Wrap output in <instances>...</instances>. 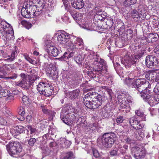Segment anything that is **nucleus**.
Returning a JSON list of instances; mask_svg holds the SVG:
<instances>
[{
    "mask_svg": "<svg viewBox=\"0 0 159 159\" xmlns=\"http://www.w3.org/2000/svg\"><path fill=\"white\" fill-rule=\"evenodd\" d=\"M83 93L84 105L88 108L95 109L102 105L106 99L104 96L99 94L95 92L90 91L88 89H84Z\"/></svg>",
    "mask_w": 159,
    "mask_h": 159,
    "instance_id": "nucleus-1",
    "label": "nucleus"
},
{
    "mask_svg": "<svg viewBox=\"0 0 159 159\" xmlns=\"http://www.w3.org/2000/svg\"><path fill=\"white\" fill-rule=\"evenodd\" d=\"M6 148L9 154L16 157H22L25 154L21 144L17 142H10L6 145Z\"/></svg>",
    "mask_w": 159,
    "mask_h": 159,
    "instance_id": "nucleus-2",
    "label": "nucleus"
},
{
    "mask_svg": "<svg viewBox=\"0 0 159 159\" xmlns=\"http://www.w3.org/2000/svg\"><path fill=\"white\" fill-rule=\"evenodd\" d=\"M0 30V36L4 40L8 41L14 37V32L12 27L5 21L2 22Z\"/></svg>",
    "mask_w": 159,
    "mask_h": 159,
    "instance_id": "nucleus-3",
    "label": "nucleus"
},
{
    "mask_svg": "<svg viewBox=\"0 0 159 159\" xmlns=\"http://www.w3.org/2000/svg\"><path fill=\"white\" fill-rule=\"evenodd\" d=\"M72 107L67 106L64 107L61 113L60 118L61 120L67 125H70L69 122L74 120L77 114L72 111Z\"/></svg>",
    "mask_w": 159,
    "mask_h": 159,
    "instance_id": "nucleus-4",
    "label": "nucleus"
},
{
    "mask_svg": "<svg viewBox=\"0 0 159 159\" xmlns=\"http://www.w3.org/2000/svg\"><path fill=\"white\" fill-rule=\"evenodd\" d=\"M91 67L92 68L93 71L95 72H102L104 73H106L107 72V66L106 61L101 58H97V60H95Z\"/></svg>",
    "mask_w": 159,
    "mask_h": 159,
    "instance_id": "nucleus-5",
    "label": "nucleus"
},
{
    "mask_svg": "<svg viewBox=\"0 0 159 159\" xmlns=\"http://www.w3.org/2000/svg\"><path fill=\"white\" fill-rule=\"evenodd\" d=\"M116 138V135L114 133H107L104 134L102 138L103 145L106 148L111 147Z\"/></svg>",
    "mask_w": 159,
    "mask_h": 159,
    "instance_id": "nucleus-6",
    "label": "nucleus"
},
{
    "mask_svg": "<svg viewBox=\"0 0 159 159\" xmlns=\"http://www.w3.org/2000/svg\"><path fill=\"white\" fill-rule=\"evenodd\" d=\"M30 73L31 77L29 79V82L27 81L25 79H23L20 82H17L16 84V85L25 89H28L29 86H30V85L29 86L28 83L30 84L32 83L36 79L39 78V77L37 76V73L35 72L34 70H31Z\"/></svg>",
    "mask_w": 159,
    "mask_h": 159,
    "instance_id": "nucleus-7",
    "label": "nucleus"
},
{
    "mask_svg": "<svg viewBox=\"0 0 159 159\" xmlns=\"http://www.w3.org/2000/svg\"><path fill=\"white\" fill-rule=\"evenodd\" d=\"M132 154L136 159H142L146 155L145 149L141 146H136L132 148Z\"/></svg>",
    "mask_w": 159,
    "mask_h": 159,
    "instance_id": "nucleus-8",
    "label": "nucleus"
},
{
    "mask_svg": "<svg viewBox=\"0 0 159 159\" xmlns=\"http://www.w3.org/2000/svg\"><path fill=\"white\" fill-rule=\"evenodd\" d=\"M151 85L145 79H138L134 82V87L138 90L144 88H150Z\"/></svg>",
    "mask_w": 159,
    "mask_h": 159,
    "instance_id": "nucleus-9",
    "label": "nucleus"
},
{
    "mask_svg": "<svg viewBox=\"0 0 159 159\" xmlns=\"http://www.w3.org/2000/svg\"><path fill=\"white\" fill-rule=\"evenodd\" d=\"M45 5L37 7L34 5H31L30 2V7H28V9L31 11V16H39L42 13V11L43 9L45 7Z\"/></svg>",
    "mask_w": 159,
    "mask_h": 159,
    "instance_id": "nucleus-10",
    "label": "nucleus"
},
{
    "mask_svg": "<svg viewBox=\"0 0 159 159\" xmlns=\"http://www.w3.org/2000/svg\"><path fill=\"white\" fill-rule=\"evenodd\" d=\"M70 0H62V1L65 7V8L67 10V11L69 12L70 15L72 16L74 19L79 20V16L81 15L80 14L77 13L75 11L74 9H73L70 7L69 4Z\"/></svg>",
    "mask_w": 159,
    "mask_h": 159,
    "instance_id": "nucleus-11",
    "label": "nucleus"
},
{
    "mask_svg": "<svg viewBox=\"0 0 159 159\" xmlns=\"http://www.w3.org/2000/svg\"><path fill=\"white\" fill-rule=\"evenodd\" d=\"M30 7V2L27 1L24 2L21 12V14L23 17L29 18L31 16V11L28 8Z\"/></svg>",
    "mask_w": 159,
    "mask_h": 159,
    "instance_id": "nucleus-12",
    "label": "nucleus"
},
{
    "mask_svg": "<svg viewBox=\"0 0 159 159\" xmlns=\"http://www.w3.org/2000/svg\"><path fill=\"white\" fill-rule=\"evenodd\" d=\"M127 97H128V93H121L117 96L118 102L121 108H125L126 107L127 102L126 99Z\"/></svg>",
    "mask_w": 159,
    "mask_h": 159,
    "instance_id": "nucleus-13",
    "label": "nucleus"
},
{
    "mask_svg": "<svg viewBox=\"0 0 159 159\" xmlns=\"http://www.w3.org/2000/svg\"><path fill=\"white\" fill-rule=\"evenodd\" d=\"M158 64V61L156 57L152 55H149L146 57V64L148 67L152 68V66H157Z\"/></svg>",
    "mask_w": 159,
    "mask_h": 159,
    "instance_id": "nucleus-14",
    "label": "nucleus"
},
{
    "mask_svg": "<svg viewBox=\"0 0 159 159\" xmlns=\"http://www.w3.org/2000/svg\"><path fill=\"white\" fill-rule=\"evenodd\" d=\"M146 89H142L140 90V89H138V91L141 97L145 101H149L151 97L152 93L150 90Z\"/></svg>",
    "mask_w": 159,
    "mask_h": 159,
    "instance_id": "nucleus-15",
    "label": "nucleus"
},
{
    "mask_svg": "<svg viewBox=\"0 0 159 159\" xmlns=\"http://www.w3.org/2000/svg\"><path fill=\"white\" fill-rule=\"evenodd\" d=\"M46 72L48 75L53 79H56L58 78L57 71L55 67L52 68L49 66L46 69Z\"/></svg>",
    "mask_w": 159,
    "mask_h": 159,
    "instance_id": "nucleus-16",
    "label": "nucleus"
},
{
    "mask_svg": "<svg viewBox=\"0 0 159 159\" xmlns=\"http://www.w3.org/2000/svg\"><path fill=\"white\" fill-rule=\"evenodd\" d=\"M71 4L73 7L79 9L84 7V3L83 0H71Z\"/></svg>",
    "mask_w": 159,
    "mask_h": 159,
    "instance_id": "nucleus-17",
    "label": "nucleus"
},
{
    "mask_svg": "<svg viewBox=\"0 0 159 159\" xmlns=\"http://www.w3.org/2000/svg\"><path fill=\"white\" fill-rule=\"evenodd\" d=\"M133 57H128L124 59V61H122L126 68H129L132 65L135 64L136 61L133 60Z\"/></svg>",
    "mask_w": 159,
    "mask_h": 159,
    "instance_id": "nucleus-18",
    "label": "nucleus"
},
{
    "mask_svg": "<svg viewBox=\"0 0 159 159\" xmlns=\"http://www.w3.org/2000/svg\"><path fill=\"white\" fill-rule=\"evenodd\" d=\"M67 54V52H65L62 55V52L59 51L55 47V49L52 52V53H51L50 56H53L54 57H58V59L62 60L63 58L66 57V55Z\"/></svg>",
    "mask_w": 159,
    "mask_h": 159,
    "instance_id": "nucleus-19",
    "label": "nucleus"
},
{
    "mask_svg": "<svg viewBox=\"0 0 159 159\" xmlns=\"http://www.w3.org/2000/svg\"><path fill=\"white\" fill-rule=\"evenodd\" d=\"M57 39L58 42L62 44H65L69 40L68 35L64 33H61L59 35Z\"/></svg>",
    "mask_w": 159,
    "mask_h": 159,
    "instance_id": "nucleus-20",
    "label": "nucleus"
},
{
    "mask_svg": "<svg viewBox=\"0 0 159 159\" xmlns=\"http://www.w3.org/2000/svg\"><path fill=\"white\" fill-rule=\"evenodd\" d=\"M54 89L53 87L48 84L47 87L44 89L43 93H41L42 94L46 96H49L51 95L54 94H53Z\"/></svg>",
    "mask_w": 159,
    "mask_h": 159,
    "instance_id": "nucleus-21",
    "label": "nucleus"
},
{
    "mask_svg": "<svg viewBox=\"0 0 159 159\" xmlns=\"http://www.w3.org/2000/svg\"><path fill=\"white\" fill-rule=\"evenodd\" d=\"M24 130L22 126H17L11 129V132L14 135H17L23 132Z\"/></svg>",
    "mask_w": 159,
    "mask_h": 159,
    "instance_id": "nucleus-22",
    "label": "nucleus"
},
{
    "mask_svg": "<svg viewBox=\"0 0 159 159\" xmlns=\"http://www.w3.org/2000/svg\"><path fill=\"white\" fill-rule=\"evenodd\" d=\"M80 93L79 89H76L69 92L68 94L69 97L71 99H75L77 98Z\"/></svg>",
    "mask_w": 159,
    "mask_h": 159,
    "instance_id": "nucleus-23",
    "label": "nucleus"
},
{
    "mask_svg": "<svg viewBox=\"0 0 159 159\" xmlns=\"http://www.w3.org/2000/svg\"><path fill=\"white\" fill-rule=\"evenodd\" d=\"M157 73L152 70L147 72L145 75V77L147 79L152 81L155 80Z\"/></svg>",
    "mask_w": 159,
    "mask_h": 159,
    "instance_id": "nucleus-24",
    "label": "nucleus"
},
{
    "mask_svg": "<svg viewBox=\"0 0 159 159\" xmlns=\"http://www.w3.org/2000/svg\"><path fill=\"white\" fill-rule=\"evenodd\" d=\"M151 106H153L159 103V96L155 95L151 97L148 101Z\"/></svg>",
    "mask_w": 159,
    "mask_h": 159,
    "instance_id": "nucleus-25",
    "label": "nucleus"
},
{
    "mask_svg": "<svg viewBox=\"0 0 159 159\" xmlns=\"http://www.w3.org/2000/svg\"><path fill=\"white\" fill-rule=\"evenodd\" d=\"M134 80L133 79L130 78L129 77L126 78L124 81V83L129 87L134 88Z\"/></svg>",
    "mask_w": 159,
    "mask_h": 159,
    "instance_id": "nucleus-26",
    "label": "nucleus"
},
{
    "mask_svg": "<svg viewBox=\"0 0 159 159\" xmlns=\"http://www.w3.org/2000/svg\"><path fill=\"white\" fill-rule=\"evenodd\" d=\"M48 85V84L43 82H41L37 85V90L40 94H42L41 93H43L44 89L47 87Z\"/></svg>",
    "mask_w": 159,
    "mask_h": 159,
    "instance_id": "nucleus-27",
    "label": "nucleus"
},
{
    "mask_svg": "<svg viewBox=\"0 0 159 159\" xmlns=\"http://www.w3.org/2000/svg\"><path fill=\"white\" fill-rule=\"evenodd\" d=\"M16 46H15V50L12 52L11 56L9 55V58H7L6 60L10 62L14 60L16 57L17 54V51L16 49Z\"/></svg>",
    "mask_w": 159,
    "mask_h": 159,
    "instance_id": "nucleus-28",
    "label": "nucleus"
},
{
    "mask_svg": "<svg viewBox=\"0 0 159 159\" xmlns=\"http://www.w3.org/2000/svg\"><path fill=\"white\" fill-rule=\"evenodd\" d=\"M31 2H30L32 4V3H37V5L35 6H37V7H40L41 5L42 6L46 5V2L44 0H31Z\"/></svg>",
    "mask_w": 159,
    "mask_h": 159,
    "instance_id": "nucleus-29",
    "label": "nucleus"
},
{
    "mask_svg": "<svg viewBox=\"0 0 159 159\" xmlns=\"http://www.w3.org/2000/svg\"><path fill=\"white\" fill-rule=\"evenodd\" d=\"M55 46L51 45L50 44H48L46 47V51L48 52V54L50 55L55 49Z\"/></svg>",
    "mask_w": 159,
    "mask_h": 159,
    "instance_id": "nucleus-30",
    "label": "nucleus"
},
{
    "mask_svg": "<svg viewBox=\"0 0 159 159\" xmlns=\"http://www.w3.org/2000/svg\"><path fill=\"white\" fill-rule=\"evenodd\" d=\"M61 144H62V147L64 148H68L71 145V142L68 140H65V139H63L61 140Z\"/></svg>",
    "mask_w": 159,
    "mask_h": 159,
    "instance_id": "nucleus-31",
    "label": "nucleus"
},
{
    "mask_svg": "<svg viewBox=\"0 0 159 159\" xmlns=\"http://www.w3.org/2000/svg\"><path fill=\"white\" fill-rule=\"evenodd\" d=\"M74 157V155L73 152H69L66 153L64 156L61 159H72Z\"/></svg>",
    "mask_w": 159,
    "mask_h": 159,
    "instance_id": "nucleus-32",
    "label": "nucleus"
},
{
    "mask_svg": "<svg viewBox=\"0 0 159 159\" xmlns=\"http://www.w3.org/2000/svg\"><path fill=\"white\" fill-rule=\"evenodd\" d=\"M129 122L131 125L134 129V127L137 125L138 121L136 120L134 117H132L129 119Z\"/></svg>",
    "mask_w": 159,
    "mask_h": 159,
    "instance_id": "nucleus-33",
    "label": "nucleus"
},
{
    "mask_svg": "<svg viewBox=\"0 0 159 159\" xmlns=\"http://www.w3.org/2000/svg\"><path fill=\"white\" fill-rule=\"evenodd\" d=\"M144 133L143 132L139 131L135 134V137L138 140H142L144 137Z\"/></svg>",
    "mask_w": 159,
    "mask_h": 159,
    "instance_id": "nucleus-34",
    "label": "nucleus"
},
{
    "mask_svg": "<svg viewBox=\"0 0 159 159\" xmlns=\"http://www.w3.org/2000/svg\"><path fill=\"white\" fill-rule=\"evenodd\" d=\"M75 43L76 46H78L79 48H81L83 45V42L82 39L80 38H77L75 41Z\"/></svg>",
    "mask_w": 159,
    "mask_h": 159,
    "instance_id": "nucleus-35",
    "label": "nucleus"
},
{
    "mask_svg": "<svg viewBox=\"0 0 159 159\" xmlns=\"http://www.w3.org/2000/svg\"><path fill=\"white\" fill-rule=\"evenodd\" d=\"M135 114L138 116L142 117V120L143 121L145 120V117L143 112L140 110H139L135 111Z\"/></svg>",
    "mask_w": 159,
    "mask_h": 159,
    "instance_id": "nucleus-36",
    "label": "nucleus"
},
{
    "mask_svg": "<svg viewBox=\"0 0 159 159\" xmlns=\"http://www.w3.org/2000/svg\"><path fill=\"white\" fill-rule=\"evenodd\" d=\"M24 57L25 58V59L28 61L30 63L33 64V65H36L38 64V62L37 61L34 60L33 59H32L31 58H30L29 56H26V55H24Z\"/></svg>",
    "mask_w": 159,
    "mask_h": 159,
    "instance_id": "nucleus-37",
    "label": "nucleus"
},
{
    "mask_svg": "<svg viewBox=\"0 0 159 159\" xmlns=\"http://www.w3.org/2000/svg\"><path fill=\"white\" fill-rule=\"evenodd\" d=\"M131 14L133 18H138L140 17L139 13L136 10H134L132 11Z\"/></svg>",
    "mask_w": 159,
    "mask_h": 159,
    "instance_id": "nucleus-38",
    "label": "nucleus"
},
{
    "mask_svg": "<svg viewBox=\"0 0 159 159\" xmlns=\"http://www.w3.org/2000/svg\"><path fill=\"white\" fill-rule=\"evenodd\" d=\"M126 98V102H127L126 107H129L132 104V99L131 96L129 94L128 97H127Z\"/></svg>",
    "mask_w": 159,
    "mask_h": 159,
    "instance_id": "nucleus-39",
    "label": "nucleus"
},
{
    "mask_svg": "<svg viewBox=\"0 0 159 159\" xmlns=\"http://www.w3.org/2000/svg\"><path fill=\"white\" fill-rule=\"evenodd\" d=\"M83 60V58L82 57V56L80 55H78L75 57V61L76 62V63L79 64H82Z\"/></svg>",
    "mask_w": 159,
    "mask_h": 159,
    "instance_id": "nucleus-40",
    "label": "nucleus"
},
{
    "mask_svg": "<svg viewBox=\"0 0 159 159\" xmlns=\"http://www.w3.org/2000/svg\"><path fill=\"white\" fill-rule=\"evenodd\" d=\"M37 139H35L33 138H30L28 140V144L30 146H33L34 144L36 143Z\"/></svg>",
    "mask_w": 159,
    "mask_h": 159,
    "instance_id": "nucleus-41",
    "label": "nucleus"
},
{
    "mask_svg": "<svg viewBox=\"0 0 159 159\" xmlns=\"http://www.w3.org/2000/svg\"><path fill=\"white\" fill-rule=\"evenodd\" d=\"M7 73L5 70H4L1 67H0V78L6 79Z\"/></svg>",
    "mask_w": 159,
    "mask_h": 159,
    "instance_id": "nucleus-42",
    "label": "nucleus"
},
{
    "mask_svg": "<svg viewBox=\"0 0 159 159\" xmlns=\"http://www.w3.org/2000/svg\"><path fill=\"white\" fill-rule=\"evenodd\" d=\"M144 51H141V52H139L138 53V54L137 55H135L134 56V57H133V56L132 57H133V60H134V58H135V59L136 60H137V59H138L140 58V57H142L143 56L144 54Z\"/></svg>",
    "mask_w": 159,
    "mask_h": 159,
    "instance_id": "nucleus-43",
    "label": "nucleus"
},
{
    "mask_svg": "<svg viewBox=\"0 0 159 159\" xmlns=\"http://www.w3.org/2000/svg\"><path fill=\"white\" fill-rule=\"evenodd\" d=\"M22 99V101L25 105H27L30 102V100L26 96L24 95L23 96Z\"/></svg>",
    "mask_w": 159,
    "mask_h": 159,
    "instance_id": "nucleus-44",
    "label": "nucleus"
},
{
    "mask_svg": "<svg viewBox=\"0 0 159 159\" xmlns=\"http://www.w3.org/2000/svg\"><path fill=\"white\" fill-rule=\"evenodd\" d=\"M106 24L109 27H111L113 25L114 22L113 19L111 18H109L107 19V20L106 21Z\"/></svg>",
    "mask_w": 159,
    "mask_h": 159,
    "instance_id": "nucleus-45",
    "label": "nucleus"
},
{
    "mask_svg": "<svg viewBox=\"0 0 159 159\" xmlns=\"http://www.w3.org/2000/svg\"><path fill=\"white\" fill-rule=\"evenodd\" d=\"M8 96L5 98V100L6 101H8V102H10L12 101L14 99V96L12 94L9 93L8 94Z\"/></svg>",
    "mask_w": 159,
    "mask_h": 159,
    "instance_id": "nucleus-46",
    "label": "nucleus"
},
{
    "mask_svg": "<svg viewBox=\"0 0 159 159\" xmlns=\"http://www.w3.org/2000/svg\"><path fill=\"white\" fill-rule=\"evenodd\" d=\"M18 113L21 116H24L25 112V109L22 107H20L18 109Z\"/></svg>",
    "mask_w": 159,
    "mask_h": 159,
    "instance_id": "nucleus-47",
    "label": "nucleus"
},
{
    "mask_svg": "<svg viewBox=\"0 0 159 159\" xmlns=\"http://www.w3.org/2000/svg\"><path fill=\"white\" fill-rule=\"evenodd\" d=\"M98 125L97 123H93L90 126V128L92 130L95 129L98 130Z\"/></svg>",
    "mask_w": 159,
    "mask_h": 159,
    "instance_id": "nucleus-48",
    "label": "nucleus"
},
{
    "mask_svg": "<svg viewBox=\"0 0 159 159\" xmlns=\"http://www.w3.org/2000/svg\"><path fill=\"white\" fill-rule=\"evenodd\" d=\"M93 156L96 158H97L99 156V153L98 151L95 148L93 149Z\"/></svg>",
    "mask_w": 159,
    "mask_h": 159,
    "instance_id": "nucleus-49",
    "label": "nucleus"
},
{
    "mask_svg": "<svg viewBox=\"0 0 159 159\" xmlns=\"http://www.w3.org/2000/svg\"><path fill=\"white\" fill-rule=\"evenodd\" d=\"M2 97H6L8 95L9 92L7 90H2L0 91Z\"/></svg>",
    "mask_w": 159,
    "mask_h": 159,
    "instance_id": "nucleus-50",
    "label": "nucleus"
},
{
    "mask_svg": "<svg viewBox=\"0 0 159 159\" xmlns=\"http://www.w3.org/2000/svg\"><path fill=\"white\" fill-rule=\"evenodd\" d=\"M153 91L156 94L159 95V83H157L153 89Z\"/></svg>",
    "mask_w": 159,
    "mask_h": 159,
    "instance_id": "nucleus-51",
    "label": "nucleus"
},
{
    "mask_svg": "<svg viewBox=\"0 0 159 159\" xmlns=\"http://www.w3.org/2000/svg\"><path fill=\"white\" fill-rule=\"evenodd\" d=\"M144 126L142 124L140 121H138V123H137V125L134 127V129H141Z\"/></svg>",
    "mask_w": 159,
    "mask_h": 159,
    "instance_id": "nucleus-52",
    "label": "nucleus"
},
{
    "mask_svg": "<svg viewBox=\"0 0 159 159\" xmlns=\"http://www.w3.org/2000/svg\"><path fill=\"white\" fill-rule=\"evenodd\" d=\"M102 114L103 115H105L109 111V110L107 106H105L102 109Z\"/></svg>",
    "mask_w": 159,
    "mask_h": 159,
    "instance_id": "nucleus-53",
    "label": "nucleus"
},
{
    "mask_svg": "<svg viewBox=\"0 0 159 159\" xmlns=\"http://www.w3.org/2000/svg\"><path fill=\"white\" fill-rule=\"evenodd\" d=\"M123 121V117L122 116H118L116 119V121L119 124L122 123Z\"/></svg>",
    "mask_w": 159,
    "mask_h": 159,
    "instance_id": "nucleus-54",
    "label": "nucleus"
},
{
    "mask_svg": "<svg viewBox=\"0 0 159 159\" xmlns=\"http://www.w3.org/2000/svg\"><path fill=\"white\" fill-rule=\"evenodd\" d=\"M123 5L125 7H129L131 5L129 0H125L123 3Z\"/></svg>",
    "mask_w": 159,
    "mask_h": 159,
    "instance_id": "nucleus-55",
    "label": "nucleus"
},
{
    "mask_svg": "<svg viewBox=\"0 0 159 159\" xmlns=\"http://www.w3.org/2000/svg\"><path fill=\"white\" fill-rule=\"evenodd\" d=\"M0 7L2 9L6 10L8 9L9 7L7 3H2V2H0Z\"/></svg>",
    "mask_w": 159,
    "mask_h": 159,
    "instance_id": "nucleus-56",
    "label": "nucleus"
},
{
    "mask_svg": "<svg viewBox=\"0 0 159 159\" xmlns=\"http://www.w3.org/2000/svg\"><path fill=\"white\" fill-rule=\"evenodd\" d=\"M17 75L16 74L14 73L12 74L11 75L7 77L6 79H11L12 80H15L17 77Z\"/></svg>",
    "mask_w": 159,
    "mask_h": 159,
    "instance_id": "nucleus-57",
    "label": "nucleus"
},
{
    "mask_svg": "<svg viewBox=\"0 0 159 159\" xmlns=\"http://www.w3.org/2000/svg\"><path fill=\"white\" fill-rule=\"evenodd\" d=\"M125 141L126 143L128 144H131L133 142V140L129 137L126 138L125 139Z\"/></svg>",
    "mask_w": 159,
    "mask_h": 159,
    "instance_id": "nucleus-58",
    "label": "nucleus"
},
{
    "mask_svg": "<svg viewBox=\"0 0 159 159\" xmlns=\"http://www.w3.org/2000/svg\"><path fill=\"white\" fill-rule=\"evenodd\" d=\"M118 150L117 149L113 150L111 151L110 154L112 156H115L117 155Z\"/></svg>",
    "mask_w": 159,
    "mask_h": 159,
    "instance_id": "nucleus-59",
    "label": "nucleus"
},
{
    "mask_svg": "<svg viewBox=\"0 0 159 159\" xmlns=\"http://www.w3.org/2000/svg\"><path fill=\"white\" fill-rule=\"evenodd\" d=\"M28 129L30 131V133L34 134L35 132L36 129L35 128H32L30 126H28Z\"/></svg>",
    "mask_w": 159,
    "mask_h": 159,
    "instance_id": "nucleus-60",
    "label": "nucleus"
},
{
    "mask_svg": "<svg viewBox=\"0 0 159 159\" xmlns=\"http://www.w3.org/2000/svg\"><path fill=\"white\" fill-rule=\"evenodd\" d=\"M4 70L10 71V69L9 65H3L2 67H1Z\"/></svg>",
    "mask_w": 159,
    "mask_h": 159,
    "instance_id": "nucleus-61",
    "label": "nucleus"
},
{
    "mask_svg": "<svg viewBox=\"0 0 159 159\" xmlns=\"http://www.w3.org/2000/svg\"><path fill=\"white\" fill-rule=\"evenodd\" d=\"M7 124L6 120L4 119L1 117L0 118V124L2 125H5Z\"/></svg>",
    "mask_w": 159,
    "mask_h": 159,
    "instance_id": "nucleus-62",
    "label": "nucleus"
},
{
    "mask_svg": "<svg viewBox=\"0 0 159 159\" xmlns=\"http://www.w3.org/2000/svg\"><path fill=\"white\" fill-rule=\"evenodd\" d=\"M152 23L153 24L155 25V28H157L158 27V25H159V20H154L152 21Z\"/></svg>",
    "mask_w": 159,
    "mask_h": 159,
    "instance_id": "nucleus-63",
    "label": "nucleus"
},
{
    "mask_svg": "<svg viewBox=\"0 0 159 159\" xmlns=\"http://www.w3.org/2000/svg\"><path fill=\"white\" fill-rule=\"evenodd\" d=\"M3 113L6 115V116L9 115V113H10V111L5 108H4L2 110Z\"/></svg>",
    "mask_w": 159,
    "mask_h": 159,
    "instance_id": "nucleus-64",
    "label": "nucleus"
}]
</instances>
